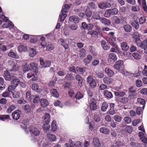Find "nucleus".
<instances>
[{
  "label": "nucleus",
  "instance_id": "f257e3e1",
  "mask_svg": "<svg viewBox=\"0 0 147 147\" xmlns=\"http://www.w3.org/2000/svg\"><path fill=\"white\" fill-rule=\"evenodd\" d=\"M135 42L138 46L144 49V53L147 54V39L141 42L140 38L137 36L135 38Z\"/></svg>",
  "mask_w": 147,
  "mask_h": 147
},
{
  "label": "nucleus",
  "instance_id": "f03ea898",
  "mask_svg": "<svg viewBox=\"0 0 147 147\" xmlns=\"http://www.w3.org/2000/svg\"><path fill=\"white\" fill-rule=\"evenodd\" d=\"M114 68L121 72H124V67L122 60H119L117 61L113 66Z\"/></svg>",
  "mask_w": 147,
  "mask_h": 147
},
{
  "label": "nucleus",
  "instance_id": "7ed1b4c3",
  "mask_svg": "<svg viewBox=\"0 0 147 147\" xmlns=\"http://www.w3.org/2000/svg\"><path fill=\"white\" fill-rule=\"evenodd\" d=\"M118 12V10L116 8L109 9L106 10L104 14V16L106 18L110 17L111 15L117 14Z\"/></svg>",
  "mask_w": 147,
  "mask_h": 147
},
{
  "label": "nucleus",
  "instance_id": "20e7f679",
  "mask_svg": "<svg viewBox=\"0 0 147 147\" xmlns=\"http://www.w3.org/2000/svg\"><path fill=\"white\" fill-rule=\"evenodd\" d=\"M10 80L11 81V85H10L13 90L18 85L20 81L19 79L16 78L15 77H10Z\"/></svg>",
  "mask_w": 147,
  "mask_h": 147
},
{
  "label": "nucleus",
  "instance_id": "39448f33",
  "mask_svg": "<svg viewBox=\"0 0 147 147\" xmlns=\"http://www.w3.org/2000/svg\"><path fill=\"white\" fill-rule=\"evenodd\" d=\"M86 81L92 88H94L96 86V82L95 80L91 75H89L87 78Z\"/></svg>",
  "mask_w": 147,
  "mask_h": 147
},
{
  "label": "nucleus",
  "instance_id": "423d86ee",
  "mask_svg": "<svg viewBox=\"0 0 147 147\" xmlns=\"http://www.w3.org/2000/svg\"><path fill=\"white\" fill-rule=\"evenodd\" d=\"M29 130L32 134H33L36 136H37L40 134V130L37 128L33 127L32 126H30V127Z\"/></svg>",
  "mask_w": 147,
  "mask_h": 147
},
{
  "label": "nucleus",
  "instance_id": "0eeeda50",
  "mask_svg": "<svg viewBox=\"0 0 147 147\" xmlns=\"http://www.w3.org/2000/svg\"><path fill=\"white\" fill-rule=\"evenodd\" d=\"M117 60V57L116 54L113 53H111L109 55L108 61L109 62L112 63Z\"/></svg>",
  "mask_w": 147,
  "mask_h": 147
},
{
  "label": "nucleus",
  "instance_id": "6e6552de",
  "mask_svg": "<svg viewBox=\"0 0 147 147\" xmlns=\"http://www.w3.org/2000/svg\"><path fill=\"white\" fill-rule=\"evenodd\" d=\"M28 67L29 69L33 70L35 73L38 72L37 67L36 63H31L28 65Z\"/></svg>",
  "mask_w": 147,
  "mask_h": 147
},
{
  "label": "nucleus",
  "instance_id": "1a4fd4ad",
  "mask_svg": "<svg viewBox=\"0 0 147 147\" xmlns=\"http://www.w3.org/2000/svg\"><path fill=\"white\" fill-rule=\"evenodd\" d=\"M40 65L42 67H49L51 64V62L50 61H46L44 62L43 60L41 58L40 59Z\"/></svg>",
  "mask_w": 147,
  "mask_h": 147
},
{
  "label": "nucleus",
  "instance_id": "9d476101",
  "mask_svg": "<svg viewBox=\"0 0 147 147\" xmlns=\"http://www.w3.org/2000/svg\"><path fill=\"white\" fill-rule=\"evenodd\" d=\"M111 46L112 47L110 49V52L116 53H118L119 52V47L115 43L113 44L112 45H111Z\"/></svg>",
  "mask_w": 147,
  "mask_h": 147
},
{
  "label": "nucleus",
  "instance_id": "9b49d317",
  "mask_svg": "<svg viewBox=\"0 0 147 147\" xmlns=\"http://www.w3.org/2000/svg\"><path fill=\"white\" fill-rule=\"evenodd\" d=\"M92 59V56L90 55H88L83 60V61L85 65H86L89 64Z\"/></svg>",
  "mask_w": 147,
  "mask_h": 147
},
{
  "label": "nucleus",
  "instance_id": "f8f14e48",
  "mask_svg": "<svg viewBox=\"0 0 147 147\" xmlns=\"http://www.w3.org/2000/svg\"><path fill=\"white\" fill-rule=\"evenodd\" d=\"M128 90L129 91V96L128 98L131 99V97L133 96V98H135L136 97V95L135 94L133 95L134 93L136 92L135 90L134 89L133 86H131L129 88Z\"/></svg>",
  "mask_w": 147,
  "mask_h": 147
},
{
  "label": "nucleus",
  "instance_id": "ddd939ff",
  "mask_svg": "<svg viewBox=\"0 0 147 147\" xmlns=\"http://www.w3.org/2000/svg\"><path fill=\"white\" fill-rule=\"evenodd\" d=\"M31 88L32 90L36 91L38 93H40L42 91L41 88H39L38 84L36 83H34L32 85Z\"/></svg>",
  "mask_w": 147,
  "mask_h": 147
},
{
  "label": "nucleus",
  "instance_id": "4468645a",
  "mask_svg": "<svg viewBox=\"0 0 147 147\" xmlns=\"http://www.w3.org/2000/svg\"><path fill=\"white\" fill-rule=\"evenodd\" d=\"M98 6L100 8L102 9H103L106 8L111 7V5L109 3L103 2L99 3L98 5Z\"/></svg>",
  "mask_w": 147,
  "mask_h": 147
},
{
  "label": "nucleus",
  "instance_id": "2eb2a0df",
  "mask_svg": "<svg viewBox=\"0 0 147 147\" xmlns=\"http://www.w3.org/2000/svg\"><path fill=\"white\" fill-rule=\"evenodd\" d=\"M20 113L21 111L18 110L13 112L12 114L13 118L16 120H18L20 118Z\"/></svg>",
  "mask_w": 147,
  "mask_h": 147
},
{
  "label": "nucleus",
  "instance_id": "dca6fc26",
  "mask_svg": "<svg viewBox=\"0 0 147 147\" xmlns=\"http://www.w3.org/2000/svg\"><path fill=\"white\" fill-rule=\"evenodd\" d=\"M36 73L33 74L32 72L28 73L27 74V77L28 78H30L32 77H33L32 79V81H35L38 79V76Z\"/></svg>",
  "mask_w": 147,
  "mask_h": 147
},
{
  "label": "nucleus",
  "instance_id": "f3484780",
  "mask_svg": "<svg viewBox=\"0 0 147 147\" xmlns=\"http://www.w3.org/2000/svg\"><path fill=\"white\" fill-rule=\"evenodd\" d=\"M69 20L70 22L78 23L79 22L80 19L77 16H72L69 17Z\"/></svg>",
  "mask_w": 147,
  "mask_h": 147
},
{
  "label": "nucleus",
  "instance_id": "a211bd4d",
  "mask_svg": "<svg viewBox=\"0 0 147 147\" xmlns=\"http://www.w3.org/2000/svg\"><path fill=\"white\" fill-rule=\"evenodd\" d=\"M40 105L42 107H45L49 104L48 101L47 99L44 98H41L40 100Z\"/></svg>",
  "mask_w": 147,
  "mask_h": 147
},
{
  "label": "nucleus",
  "instance_id": "6ab92c4d",
  "mask_svg": "<svg viewBox=\"0 0 147 147\" xmlns=\"http://www.w3.org/2000/svg\"><path fill=\"white\" fill-rule=\"evenodd\" d=\"M3 22L4 23L3 25L2 26L4 28H7L9 27V21L8 18L5 17V18H2Z\"/></svg>",
  "mask_w": 147,
  "mask_h": 147
},
{
  "label": "nucleus",
  "instance_id": "aec40b11",
  "mask_svg": "<svg viewBox=\"0 0 147 147\" xmlns=\"http://www.w3.org/2000/svg\"><path fill=\"white\" fill-rule=\"evenodd\" d=\"M103 94L105 97L107 98L110 99L113 97V95L111 92L107 90L104 91Z\"/></svg>",
  "mask_w": 147,
  "mask_h": 147
},
{
  "label": "nucleus",
  "instance_id": "412c9836",
  "mask_svg": "<svg viewBox=\"0 0 147 147\" xmlns=\"http://www.w3.org/2000/svg\"><path fill=\"white\" fill-rule=\"evenodd\" d=\"M92 144L94 146L96 147H99L100 146L99 140L96 138L93 139Z\"/></svg>",
  "mask_w": 147,
  "mask_h": 147
},
{
  "label": "nucleus",
  "instance_id": "4be33fe9",
  "mask_svg": "<svg viewBox=\"0 0 147 147\" xmlns=\"http://www.w3.org/2000/svg\"><path fill=\"white\" fill-rule=\"evenodd\" d=\"M10 95H12L14 98H18L20 97V93L18 91L12 92L10 90Z\"/></svg>",
  "mask_w": 147,
  "mask_h": 147
},
{
  "label": "nucleus",
  "instance_id": "5701e85b",
  "mask_svg": "<svg viewBox=\"0 0 147 147\" xmlns=\"http://www.w3.org/2000/svg\"><path fill=\"white\" fill-rule=\"evenodd\" d=\"M104 71L105 73L109 76H112L114 74V72L109 68H105Z\"/></svg>",
  "mask_w": 147,
  "mask_h": 147
},
{
  "label": "nucleus",
  "instance_id": "b1692460",
  "mask_svg": "<svg viewBox=\"0 0 147 147\" xmlns=\"http://www.w3.org/2000/svg\"><path fill=\"white\" fill-rule=\"evenodd\" d=\"M18 50L20 52H22L23 51H27L28 49L26 45H21L18 47Z\"/></svg>",
  "mask_w": 147,
  "mask_h": 147
},
{
  "label": "nucleus",
  "instance_id": "393cba45",
  "mask_svg": "<svg viewBox=\"0 0 147 147\" xmlns=\"http://www.w3.org/2000/svg\"><path fill=\"white\" fill-rule=\"evenodd\" d=\"M121 47L122 50L126 51L129 49V46L128 45L127 43L125 42H123L121 44Z\"/></svg>",
  "mask_w": 147,
  "mask_h": 147
},
{
  "label": "nucleus",
  "instance_id": "a878e982",
  "mask_svg": "<svg viewBox=\"0 0 147 147\" xmlns=\"http://www.w3.org/2000/svg\"><path fill=\"white\" fill-rule=\"evenodd\" d=\"M123 28L124 29L125 31L127 32H130L132 31V27L129 24L124 25Z\"/></svg>",
  "mask_w": 147,
  "mask_h": 147
},
{
  "label": "nucleus",
  "instance_id": "bb28decb",
  "mask_svg": "<svg viewBox=\"0 0 147 147\" xmlns=\"http://www.w3.org/2000/svg\"><path fill=\"white\" fill-rule=\"evenodd\" d=\"M131 24L136 30L138 29L139 27V24L137 20H134L132 22Z\"/></svg>",
  "mask_w": 147,
  "mask_h": 147
},
{
  "label": "nucleus",
  "instance_id": "cd10ccee",
  "mask_svg": "<svg viewBox=\"0 0 147 147\" xmlns=\"http://www.w3.org/2000/svg\"><path fill=\"white\" fill-rule=\"evenodd\" d=\"M75 78L78 81V85L80 87H81L82 85L83 80L81 76L78 75H76L75 76Z\"/></svg>",
  "mask_w": 147,
  "mask_h": 147
},
{
  "label": "nucleus",
  "instance_id": "c85d7f7f",
  "mask_svg": "<svg viewBox=\"0 0 147 147\" xmlns=\"http://www.w3.org/2000/svg\"><path fill=\"white\" fill-rule=\"evenodd\" d=\"M103 81L104 82L107 84H109L112 81V79L108 77H106L103 78Z\"/></svg>",
  "mask_w": 147,
  "mask_h": 147
},
{
  "label": "nucleus",
  "instance_id": "c756f323",
  "mask_svg": "<svg viewBox=\"0 0 147 147\" xmlns=\"http://www.w3.org/2000/svg\"><path fill=\"white\" fill-rule=\"evenodd\" d=\"M79 52V56L81 59H82L86 55V51L84 49L82 48L80 50Z\"/></svg>",
  "mask_w": 147,
  "mask_h": 147
},
{
  "label": "nucleus",
  "instance_id": "7c9ffc66",
  "mask_svg": "<svg viewBox=\"0 0 147 147\" xmlns=\"http://www.w3.org/2000/svg\"><path fill=\"white\" fill-rule=\"evenodd\" d=\"M47 137L51 141H54L56 140V137L54 135L48 134L47 135Z\"/></svg>",
  "mask_w": 147,
  "mask_h": 147
},
{
  "label": "nucleus",
  "instance_id": "2f4dec72",
  "mask_svg": "<svg viewBox=\"0 0 147 147\" xmlns=\"http://www.w3.org/2000/svg\"><path fill=\"white\" fill-rule=\"evenodd\" d=\"M65 13L63 12L62 13V11H61V14L59 15V19L58 20V21L63 22L64 20L67 16V15L65 13Z\"/></svg>",
  "mask_w": 147,
  "mask_h": 147
},
{
  "label": "nucleus",
  "instance_id": "473e14b6",
  "mask_svg": "<svg viewBox=\"0 0 147 147\" xmlns=\"http://www.w3.org/2000/svg\"><path fill=\"white\" fill-rule=\"evenodd\" d=\"M71 6L70 5L67 4H65V5L63 6L61 10L62 13L63 12L67 13V10Z\"/></svg>",
  "mask_w": 147,
  "mask_h": 147
},
{
  "label": "nucleus",
  "instance_id": "72a5a7b5",
  "mask_svg": "<svg viewBox=\"0 0 147 147\" xmlns=\"http://www.w3.org/2000/svg\"><path fill=\"white\" fill-rule=\"evenodd\" d=\"M65 79L67 80L72 81L74 80V78L72 74H67L65 77Z\"/></svg>",
  "mask_w": 147,
  "mask_h": 147
},
{
  "label": "nucleus",
  "instance_id": "f704fd0d",
  "mask_svg": "<svg viewBox=\"0 0 147 147\" xmlns=\"http://www.w3.org/2000/svg\"><path fill=\"white\" fill-rule=\"evenodd\" d=\"M50 92L51 94L54 97L57 98L59 95L57 90L55 89H52L51 90Z\"/></svg>",
  "mask_w": 147,
  "mask_h": 147
},
{
  "label": "nucleus",
  "instance_id": "c9c22d12",
  "mask_svg": "<svg viewBox=\"0 0 147 147\" xmlns=\"http://www.w3.org/2000/svg\"><path fill=\"white\" fill-rule=\"evenodd\" d=\"M99 131L100 132L106 134H108L109 131V130L105 127L100 128L99 129Z\"/></svg>",
  "mask_w": 147,
  "mask_h": 147
},
{
  "label": "nucleus",
  "instance_id": "e433bc0d",
  "mask_svg": "<svg viewBox=\"0 0 147 147\" xmlns=\"http://www.w3.org/2000/svg\"><path fill=\"white\" fill-rule=\"evenodd\" d=\"M92 17L95 20H99L100 18L99 14L97 12H93Z\"/></svg>",
  "mask_w": 147,
  "mask_h": 147
},
{
  "label": "nucleus",
  "instance_id": "4c0bfd02",
  "mask_svg": "<svg viewBox=\"0 0 147 147\" xmlns=\"http://www.w3.org/2000/svg\"><path fill=\"white\" fill-rule=\"evenodd\" d=\"M37 52L33 48H31L29 51V55L31 57H33L36 54Z\"/></svg>",
  "mask_w": 147,
  "mask_h": 147
},
{
  "label": "nucleus",
  "instance_id": "58836bf2",
  "mask_svg": "<svg viewBox=\"0 0 147 147\" xmlns=\"http://www.w3.org/2000/svg\"><path fill=\"white\" fill-rule=\"evenodd\" d=\"M100 63V61L98 58H96L93 59L91 64L93 66H96L99 65Z\"/></svg>",
  "mask_w": 147,
  "mask_h": 147
},
{
  "label": "nucleus",
  "instance_id": "ea45409f",
  "mask_svg": "<svg viewBox=\"0 0 147 147\" xmlns=\"http://www.w3.org/2000/svg\"><path fill=\"white\" fill-rule=\"evenodd\" d=\"M100 20L102 23L106 25L109 26L111 24L109 20L105 18H103L101 19Z\"/></svg>",
  "mask_w": 147,
  "mask_h": 147
},
{
  "label": "nucleus",
  "instance_id": "a19ab883",
  "mask_svg": "<svg viewBox=\"0 0 147 147\" xmlns=\"http://www.w3.org/2000/svg\"><path fill=\"white\" fill-rule=\"evenodd\" d=\"M90 108L91 110L94 111L97 109V107L95 103L92 102L90 104Z\"/></svg>",
  "mask_w": 147,
  "mask_h": 147
},
{
  "label": "nucleus",
  "instance_id": "79ce46f5",
  "mask_svg": "<svg viewBox=\"0 0 147 147\" xmlns=\"http://www.w3.org/2000/svg\"><path fill=\"white\" fill-rule=\"evenodd\" d=\"M87 34H90L93 37H96L98 36V33L95 31L92 30L88 32Z\"/></svg>",
  "mask_w": 147,
  "mask_h": 147
},
{
  "label": "nucleus",
  "instance_id": "37998d69",
  "mask_svg": "<svg viewBox=\"0 0 147 147\" xmlns=\"http://www.w3.org/2000/svg\"><path fill=\"white\" fill-rule=\"evenodd\" d=\"M44 121L45 123H49L50 121V116L48 113H46L44 116Z\"/></svg>",
  "mask_w": 147,
  "mask_h": 147
},
{
  "label": "nucleus",
  "instance_id": "c03bdc74",
  "mask_svg": "<svg viewBox=\"0 0 147 147\" xmlns=\"http://www.w3.org/2000/svg\"><path fill=\"white\" fill-rule=\"evenodd\" d=\"M26 99L27 100L30 101L32 99L30 91H27L26 93Z\"/></svg>",
  "mask_w": 147,
  "mask_h": 147
},
{
  "label": "nucleus",
  "instance_id": "a18cd8bd",
  "mask_svg": "<svg viewBox=\"0 0 147 147\" xmlns=\"http://www.w3.org/2000/svg\"><path fill=\"white\" fill-rule=\"evenodd\" d=\"M122 145V144L120 141H117L112 145L110 147H120Z\"/></svg>",
  "mask_w": 147,
  "mask_h": 147
},
{
  "label": "nucleus",
  "instance_id": "49530a36",
  "mask_svg": "<svg viewBox=\"0 0 147 147\" xmlns=\"http://www.w3.org/2000/svg\"><path fill=\"white\" fill-rule=\"evenodd\" d=\"M88 7L91 9H96L97 8L96 6L94 3L92 2H90L88 3Z\"/></svg>",
  "mask_w": 147,
  "mask_h": 147
},
{
  "label": "nucleus",
  "instance_id": "de8ad7c7",
  "mask_svg": "<svg viewBox=\"0 0 147 147\" xmlns=\"http://www.w3.org/2000/svg\"><path fill=\"white\" fill-rule=\"evenodd\" d=\"M5 84L3 83V79L1 78H0V92L1 90L5 88Z\"/></svg>",
  "mask_w": 147,
  "mask_h": 147
},
{
  "label": "nucleus",
  "instance_id": "09e8293b",
  "mask_svg": "<svg viewBox=\"0 0 147 147\" xmlns=\"http://www.w3.org/2000/svg\"><path fill=\"white\" fill-rule=\"evenodd\" d=\"M3 76L5 80L8 81L9 80V73L7 70L4 71Z\"/></svg>",
  "mask_w": 147,
  "mask_h": 147
},
{
  "label": "nucleus",
  "instance_id": "8fccbe9b",
  "mask_svg": "<svg viewBox=\"0 0 147 147\" xmlns=\"http://www.w3.org/2000/svg\"><path fill=\"white\" fill-rule=\"evenodd\" d=\"M108 107V105L107 103L104 102H103L102 105L101 107V110L102 111L105 112V111Z\"/></svg>",
  "mask_w": 147,
  "mask_h": 147
},
{
  "label": "nucleus",
  "instance_id": "3c124183",
  "mask_svg": "<svg viewBox=\"0 0 147 147\" xmlns=\"http://www.w3.org/2000/svg\"><path fill=\"white\" fill-rule=\"evenodd\" d=\"M144 105H143L142 107L143 109L141 107H138L136 109V112L137 113L138 115H140L142 113V110L143 109L144 107Z\"/></svg>",
  "mask_w": 147,
  "mask_h": 147
},
{
  "label": "nucleus",
  "instance_id": "603ef678",
  "mask_svg": "<svg viewBox=\"0 0 147 147\" xmlns=\"http://www.w3.org/2000/svg\"><path fill=\"white\" fill-rule=\"evenodd\" d=\"M10 65L12 69H10V71H15L17 70L18 69V67L15 64V63L13 62H12V63Z\"/></svg>",
  "mask_w": 147,
  "mask_h": 147
},
{
  "label": "nucleus",
  "instance_id": "864d4df0",
  "mask_svg": "<svg viewBox=\"0 0 147 147\" xmlns=\"http://www.w3.org/2000/svg\"><path fill=\"white\" fill-rule=\"evenodd\" d=\"M115 95L117 96L122 97L125 95V93L124 92H115Z\"/></svg>",
  "mask_w": 147,
  "mask_h": 147
},
{
  "label": "nucleus",
  "instance_id": "5fc2aeb1",
  "mask_svg": "<svg viewBox=\"0 0 147 147\" xmlns=\"http://www.w3.org/2000/svg\"><path fill=\"white\" fill-rule=\"evenodd\" d=\"M95 75L96 77L100 78H103L104 77V74L103 73L98 71H96Z\"/></svg>",
  "mask_w": 147,
  "mask_h": 147
},
{
  "label": "nucleus",
  "instance_id": "6e6d98bb",
  "mask_svg": "<svg viewBox=\"0 0 147 147\" xmlns=\"http://www.w3.org/2000/svg\"><path fill=\"white\" fill-rule=\"evenodd\" d=\"M142 6L144 11L147 13V6L145 0H142Z\"/></svg>",
  "mask_w": 147,
  "mask_h": 147
},
{
  "label": "nucleus",
  "instance_id": "4d7b16f0",
  "mask_svg": "<svg viewBox=\"0 0 147 147\" xmlns=\"http://www.w3.org/2000/svg\"><path fill=\"white\" fill-rule=\"evenodd\" d=\"M114 119L116 121L120 122L121 121L122 118L119 115H115L113 117Z\"/></svg>",
  "mask_w": 147,
  "mask_h": 147
},
{
  "label": "nucleus",
  "instance_id": "13d9d810",
  "mask_svg": "<svg viewBox=\"0 0 147 147\" xmlns=\"http://www.w3.org/2000/svg\"><path fill=\"white\" fill-rule=\"evenodd\" d=\"M132 56L135 59L138 60L140 59L141 58L140 55L138 53L136 52L133 53Z\"/></svg>",
  "mask_w": 147,
  "mask_h": 147
},
{
  "label": "nucleus",
  "instance_id": "bf43d9fd",
  "mask_svg": "<svg viewBox=\"0 0 147 147\" xmlns=\"http://www.w3.org/2000/svg\"><path fill=\"white\" fill-rule=\"evenodd\" d=\"M24 109L27 113H29L31 112L30 106L28 105H26L24 106Z\"/></svg>",
  "mask_w": 147,
  "mask_h": 147
},
{
  "label": "nucleus",
  "instance_id": "052dcab7",
  "mask_svg": "<svg viewBox=\"0 0 147 147\" xmlns=\"http://www.w3.org/2000/svg\"><path fill=\"white\" fill-rule=\"evenodd\" d=\"M52 130L53 131H56L57 129V126L56 123L55 121H53L51 124Z\"/></svg>",
  "mask_w": 147,
  "mask_h": 147
},
{
  "label": "nucleus",
  "instance_id": "680f3d73",
  "mask_svg": "<svg viewBox=\"0 0 147 147\" xmlns=\"http://www.w3.org/2000/svg\"><path fill=\"white\" fill-rule=\"evenodd\" d=\"M107 40L108 42L111 45L113 44H115L114 43V42L116 41V38H108L107 39Z\"/></svg>",
  "mask_w": 147,
  "mask_h": 147
},
{
  "label": "nucleus",
  "instance_id": "e2e57ef3",
  "mask_svg": "<svg viewBox=\"0 0 147 147\" xmlns=\"http://www.w3.org/2000/svg\"><path fill=\"white\" fill-rule=\"evenodd\" d=\"M9 118V115H0V120L4 121L5 120Z\"/></svg>",
  "mask_w": 147,
  "mask_h": 147
},
{
  "label": "nucleus",
  "instance_id": "0e129e2a",
  "mask_svg": "<svg viewBox=\"0 0 147 147\" xmlns=\"http://www.w3.org/2000/svg\"><path fill=\"white\" fill-rule=\"evenodd\" d=\"M83 97V94L80 92H78L75 96V97L77 99H80Z\"/></svg>",
  "mask_w": 147,
  "mask_h": 147
},
{
  "label": "nucleus",
  "instance_id": "69168bd1",
  "mask_svg": "<svg viewBox=\"0 0 147 147\" xmlns=\"http://www.w3.org/2000/svg\"><path fill=\"white\" fill-rule=\"evenodd\" d=\"M125 130L129 133H131L133 131V128L131 126H127L125 128Z\"/></svg>",
  "mask_w": 147,
  "mask_h": 147
},
{
  "label": "nucleus",
  "instance_id": "338daca9",
  "mask_svg": "<svg viewBox=\"0 0 147 147\" xmlns=\"http://www.w3.org/2000/svg\"><path fill=\"white\" fill-rule=\"evenodd\" d=\"M69 28L71 30H74L77 29L78 26L75 24H72L69 26Z\"/></svg>",
  "mask_w": 147,
  "mask_h": 147
},
{
  "label": "nucleus",
  "instance_id": "774afa93",
  "mask_svg": "<svg viewBox=\"0 0 147 147\" xmlns=\"http://www.w3.org/2000/svg\"><path fill=\"white\" fill-rule=\"evenodd\" d=\"M49 123H45L42 126V127L45 130H47L50 127V125L49 124Z\"/></svg>",
  "mask_w": 147,
  "mask_h": 147
}]
</instances>
